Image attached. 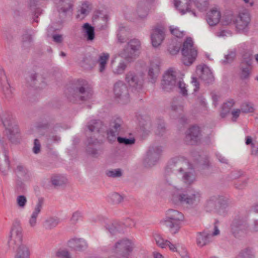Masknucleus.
Here are the masks:
<instances>
[{
    "instance_id": "f257e3e1",
    "label": "nucleus",
    "mask_w": 258,
    "mask_h": 258,
    "mask_svg": "<svg viewBox=\"0 0 258 258\" xmlns=\"http://www.w3.org/2000/svg\"><path fill=\"white\" fill-rule=\"evenodd\" d=\"M201 199L200 191L193 188H188L175 191L172 195L171 201L176 205L194 208L200 203Z\"/></svg>"
},
{
    "instance_id": "f03ea898",
    "label": "nucleus",
    "mask_w": 258,
    "mask_h": 258,
    "mask_svg": "<svg viewBox=\"0 0 258 258\" xmlns=\"http://www.w3.org/2000/svg\"><path fill=\"white\" fill-rule=\"evenodd\" d=\"M22 228L20 222L16 221L13 225L8 241L10 248L14 249L17 248L15 258H29V249L25 245L22 244Z\"/></svg>"
},
{
    "instance_id": "7ed1b4c3",
    "label": "nucleus",
    "mask_w": 258,
    "mask_h": 258,
    "mask_svg": "<svg viewBox=\"0 0 258 258\" xmlns=\"http://www.w3.org/2000/svg\"><path fill=\"white\" fill-rule=\"evenodd\" d=\"M66 96L70 102L77 103L85 101L92 96V93L87 82L83 80H79L75 84L67 88Z\"/></svg>"
},
{
    "instance_id": "20e7f679",
    "label": "nucleus",
    "mask_w": 258,
    "mask_h": 258,
    "mask_svg": "<svg viewBox=\"0 0 258 258\" xmlns=\"http://www.w3.org/2000/svg\"><path fill=\"white\" fill-rule=\"evenodd\" d=\"M249 212L246 210H241L234 216L230 225L231 232L236 238L245 236L248 230L249 224L248 219Z\"/></svg>"
},
{
    "instance_id": "39448f33",
    "label": "nucleus",
    "mask_w": 258,
    "mask_h": 258,
    "mask_svg": "<svg viewBox=\"0 0 258 258\" xmlns=\"http://www.w3.org/2000/svg\"><path fill=\"white\" fill-rule=\"evenodd\" d=\"M183 220L184 215L181 212L177 210L170 209L166 211L163 222L168 228L170 232L175 234L181 228V222Z\"/></svg>"
},
{
    "instance_id": "423d86ee",
    "label": "nucleus",
    "mask_w": 258,
    "mask_h": 258,
    "mask_svg": "<svg viewBox=\"0 0 258 258\" xmlns=\"http://www.w3.org/2000/svg\"><path fill=\"white\" fill-rule=\"evenodd\" d=\"M134 247L133 241L125 238L118 240L112 247V250L117 258H128Z\"/></svg>"
},
{
    "instance_id": "0eeeda50",
    "label": "nucleus",
    "mask_w": 258,
    "mask_h": 258,
    "mask_svg": "<svg viewBox=\"0 0 258 258\" xmlns=\"http://www.w3.org/2000/svg\"><path fill=\"white\" fill-rule=\"evenodd\" d=\"M181 52L183 55L182 62L185 65L189 66L195 60L198 52L190 37L187 38L184 41Z\"/></svg>"
},
{
    "instance_id": "6e6552de",
    "label": "nucleus",
    "mask_w": 258,
    "mask_h": 258,
    "mask_svg": "<svg viewBox=\"0 0 258 258\" xmlns=\"http://www.w3.org/2000/svg\"><path fill=\"white\" fill-rule=\"evenodd\" d=\"M162 149L160 146H151L147 152L144 159V164L146 167H151L154 165L159 160Z\"/></svg>"
},
{
    "instance_id": "1a4fd4ad",
    "label": "nucleus",
    "mask_w": 258,
    "mask_h": 258,
    "mask_svg": "<svg viewBox=\"0 0 258 258\" xmlns=\"http://www.w3.org/2000/svg\"><path fill=\"white\" fill-rule=\"evenodd\" d=\"M114 93L116 98L122 103H126L130 101L128 91L126 85L121 81L117 82L114 85Z\"/></svg>"
},
{
    "instance_id": "9d476101",
    "label": "nucleus",
    "mask_w": 258,
    "mask_h": 258,
    "mask_svg": "<svg viewBox=\"0 0 258 258\" xmlns=\"http://www.w3.org/2000/svg\"><path fill=\"white\" fill-rule=\"evenodd\" d=\"M123 121L120 117L113 118L109 124V128L107 131V139L110 142L115 141L116 136L121 130Z\"/></svg>"
},
{
    "instance_id": "9b49d317",
    "label": "nucleus",
    "mask_w": 258,
    "mask_h": 258,
    "mask_svg": "<svg viewBox=\"0 0 258 258\" xmlns=\"http://www.w3.org/2000/svg\"><path fill=\"white\" fill-rule=\"evenodd\" d=\"M175 72L172 69H169L164 75L161 83L162 89L166 92L171 91L176 86Z\"/></svg>"
},
{
    "instance_id": "f8f14e48",
    "label": "nucleus",
    "mask_w": 258,
    "mask_h": 258,
    "mask_svg": "<svg viewBox=\"0 0 258 258\" xmlns=\"http://www.w3.org/2000/svg\"><path fill=\"white\" fill-rule=\"evenodd\" d=\"M125 81L131 87L138 90L142 88L144 80L141 75L130 71L125 75Z\"/></svg>"
},
{
    "instance_id": "ddd939ff",
    "label": "nucleus",
    "mask_w": 258,
    "mask_h": 258,
    "mask_svg": "<svg viewBox=\"0 0 258 258\" xmlns=\"http://www.w3.org/2000/svg\"><path fill=\"white\" fill-rule=\"evenodd\" d=\"M60 17L64 18L73 11V3L72 0H53Z\"/></svg>"
},
{
    "instance_id": "4468645a",
    "label": "nucleus",
    "mask_w": 258,
    "mask_h": 258,
    "mask_svg": "<svg viewBox=\"0 0 258 258\" xmlns=\"http://www.w3.org/2000/svg\"><path fill=\"white\" fill-rule=\"evenodd\" d=\"M201 139L200 128L198 126H192L186 131L185 142L187 144L194 145L198 143Z\"/></svg>"
},
{
    "instance_id": "2eb2a0df",
    "label": "nucleus",
    "mask_w": 258,
    "mask_h": 258,
    "mask_svg": "<svg viewBox=\"0 0 258 258\" xmlns=\"http://www.w3.org/2000/svg\"><path fill=\"white\" fill-rule=\"evenodd\" d=\"M186 165V162L179 159H173L167 165L165 173L166 175H169L170 172H173L174 174L178 173L181 174L184 170V166Z\"/></svg>"
},
{
    "instance_id": "dca6fc26",
    "label": "nucleus",
    "mask_w": 258,
    "mask_h": 258,
    "mask_svg": "<svg viewBox=\"0 0 258 258\" xmlns=\"http://www.w3.org/2000/svg\"><path fill=\"white\" fill-rule=\"evenodd\" d=\"M88 145L86 148V151L88 155L93 158H98L102 153V150L97 149L94 147V146L99 145L101 142L96 138L92 137L87 139Z\"/></svg>"
},
{
    "instance_id": "f3484780",
    "label": "nucleus",
    "mask_w": 258,
    "mask_h": 258,
    "mask_svg": "<svg viewBox=\"0 0 258 258\" xmlns=\"http://www.w3.org/2000/svg\"><path fill=\"white\" fill-rule=\"evenodd\" d=\"M250 18L247 13H240L238 19L235 22V26L239 32H246L248 31V25Z\"/></svg>"
},
{
    "instance_id": "a211bd4d",
    "label": "nucleus",
    "mask_w": 258,
    "mask_h": 258,
    "mask_svg": "<svg viewBox=\"0 0 258 258\" xmlns=\"http://www.w3.org/2000/svg\"><path fill=\"white\" fill-rule=\"evenodd\" d=\"M165 29L162 26H157L153 30L151 34V40L154 47L160 45L164 39Z\"/></svg>"
},
{
    "instance_id": "6ab92c4d",
    "label": "nucleus",
    "mask_w": 258,
    "mask_h": 258,
    "mask_svg": "<svg viewBox=\"0 0 258 258\" xmlns=\"http://www.w3.org/2000/svg\"><path fill=\"white\" fill-rule=\"evenodd\" d=\"M197 72L200 78L207 83H211L214 80V77L210 68L206 65L197 68Z\"/></svg>"
},
{
    "instance_id": "aec40b11",
    "label": "nucleus",
    "mask_w": 258,
    "mask_h": 258,
    "mask_svg": "<svg viewBox=\"0 0 258 258\" xmlns=\"http://www.w3.org/2000/svg\"><path fill=\"white\" fill-rule=\"evenodd\" d=\"M139 54L135 50L126 45L124 48L120 51L119 55L130 62L133 61L139 56Z\"/></svg>"
},
{
    "instance_id": "412c9836",
    "label": "nucleus",
    "mask_w": 258,
    "mask_h": 258,
    "mask_svg": "<svg viewBox=\"0 0 258 258\" xmlns=\"http://www.w3.org/2000/svg\"><path fill=\"white\" fill-rule=\"evenodd\" d=\"M220 18V11L217 8H214L207 14V21L210 26H214L219 22Z\"/></svg>"
},
{
    "instance_id": "4be33fe9",
    "label": "nucleus",
    "mask_w": 258,
    "mask_h": 258,
    "mask_svg": "<svg viewBox=\"0 0 258 258\" xmlns=\"http://www.w3.org/2000/svg\"><path fill=\"white\" fill-rule=\"evenodd\" d=\"M69 245L76 250L81 251L87 248V242L82 238H73L69 241Z\"/></svg>"
},
{
    "instance_id": "5701e85b",
    "label": "nucleus",
    "mask_w": 258,
    "mask_h": 258,
    "mask_svg": "<svg viewBox=\"0 0 258 258\" xmlns=\"http://www.w3.org/2000/svg\"><path fill=\"white\" fill-rule=\"evenodd\" d=\"M87 127L90 132L99 133L104 131V124L100 120L93 119L90 120L87 124Z\"/></svg>"
},
{
    "instance_id": "b1692460",
    "label": "nucleus",
    "mask_w": 258,
    "mask_h": 258,
    "mask_svg": "<svg viewBox=\"0 0 258 258\" xmlns=\"http://www.w3.org/2000/svg\"><path fill=\"white\" fill-rule=\"evenodd\" d=\"M180 179L183 184L185 186L192 184L196 181V176L192 171H183L179 174Z\"/></svg>"
},
{
    "instance_id": "393cba45",
    "label": "nucleus",
    "mask_w": 258,
    "mask_h": 258,
    "mask_svg": "<svg viewBox=\"0 0 258 258\" xmlns=\"http://www.w3.org/2000/svg\"><path fill=\"white\" fill-rule=\"evenodd\" d=\"M211 235L206 231L199 232L196 237V243L200 247L208 245L210 242V238Z\"/></svg>"
},
{
    "instance_id": "a878e982",
    "label": "nucleus",
    "mask_w": 258,
    "mask_h": 258,
    "mask_svg": "<svg viewBox=\"0 0 258 258\" xmlns=\"http://www.w3.org/2000/svg\"><path fill=\"white\" fill-rule=\"evenodd\" d=\"M31 81L38 88H42L46 85L44 73H34L30 76Z\"/></svg>"
},
{
    "instance_id": "bb28decb",
    "label": "nucleus",
    "mask_w": 258,
    "mask_h": 258,
    "mask_svg": "<svg viewBox=\"0 0 258 258\" xmlns=\"http://www.w3.org/2000/svg\"><path fill=\"white\" fill-rule=\"evenodd\" d=\"M160 68L157 64L152 63L149 68L148 78L150 82L154 83L159 74Z\"/></svg>"
},
{
    "instance_id": "cd10ccee",
    "label": "nucleus",
    "mask_w": 258,
    "mask_h": 258,
    "mask_svg": "<svg viewBox=\"0 0 258 258\" xmlns=\"http://www.w3.org/2000/svg\"><path fill=\"white\" fill-rule=\"evenodd\" d=\"M82 32L88 41H92L95 38L94 28L88 23H85L82 27Z\"/></svg>"
},
{
    "instance_id": "c85d7f7f",
    "label": "nucleus",
    "mask_w": 258,
    "mask_h": 258,
    "mask_svg": "<svg viewBox=\"0 0 258 258\" xmlns=\"http://www.w3.org/2000/svg\"><path fill=\"white\" fill-rule=\"evenodd\" d=\"M185 4L182 5L180 7L182 2L178 0H174V6L176 8L178 9L182 15L184 14L187 12H191L192 14L196 16V13L190 10V2L191 0H185Z\"/></svg>"
},
{
    "instance_id": "c756f323",
    "label": "nucleus",
    "mask_w": 258,
    "mask_h": 258,
    "mask_svg": "<svg viewBox=\"0 0 258 258\" xmlns=\"http://www.w3.org/2000/svg\"><path fill=\"white\" fill-rule=\"evenodd\" d=\"M91 10V8L88 2L83 3L77 11V18L80 20L83 19L89 14Z\"/></svg>"
},
{
    "instance_id": "7c9ffc66",
    "label": "nucleus",
    "mask_w": 258,
    "mask_h": 258,
    "mask_svg": "<svg viewBox=\"0 0 258 258\" xmlns=\"http://www.w3.org/2000/svg\"><path fill=\"white\" fill-rule=\"evenodd\" d=\"M170 109L172 112V115L174 116V113L178 114L179 113L183 112L184 106L178 98H174L171 102Z\"/></svg>"
},
{
    "instance_id": "2f4dec72",
    "label": "nucleus",
    "mask_w": 258,
    "mask_h": 258,
    "mask_svg": "<svg viewBox=\"0 0 258 258\" xmlns=\"http://www.w3.org/2000/svg\"><path fill=\"white\" fill-rule=\"evenodd\" d=\"M109 58V54L108 53H102L99 55L97 62L99 65L100 73H103L105 71Z\"/></svg>"
},
{
    "instance_id": "473e14b6",
    "label": "nucleus",
    "mask_w": 258,
    "mask_h": 258,
    "mask_svg": "<svg viewBox=\"0 0 258 258\" xmlns=\"http://www.w3.org/2000/svg\"><path fill=\"white\" fill-rule=\"evenodd\" d=\"M123 228V226L117 222L112 223L106 226V229L113 235L122 232Z\"/></svg>"
},
{
    "instance_id": "72a5a7b5",
    "label": "nucleus",
    "mask_w": 258,
    "mask_h": 258,
    "mask_svg": "<svg viewBox=\"0 0 258 258\" xmlns=\"http://www.w3.org/2000/svg\"><path fill=\"white\" fill-rule=\"evenodd\" d=\"M229 207V202L228 199H226L222 197L219 202L217 210L220 214H225Z\"/></svg>"
},
{
    "instance_id": "f704fd0d",
    "label": "nucleus",
    "mask_w": 258,
    "mask_h": 258,
    "mask_svg": "<svg viewBox=\"0 0 258 258\" xmlns=\"http://www.w3.org/2000/svg\"><path fill=\"white\" fill-rule=\"evenodd\" d=\"M17 176L23 180H28L30 175L28 170L22 165H18L16 170Z\"/></svg>"
},
{
    "instance_id": "c9c22d12",
    "label": "nucleus",
    "mask_w": 258,
    "mask_h": 258,
    "mask_svg": "<svg viewBox=\"0 0 258 258\" xmlns=\"http://www.w3.org/2000/svg\"><path fill=\"white\" fill-rule=\"evenodd\" d=\"M67 181V179L64 176L60 175H54L51 178V182L54 187L66 184Z\"/></svg>"
},
{
    "instance_id": "e433bc0d",
    "label": "nucleus",
    "mask_w": 258,
    "mask_h": 258,
    "mask_svg": "<svg viewBox=\"0 0 258 258\" xmlns=\"http://www.w3.org/2000/svg\"><path fill=\"white\" fill-rule=\"evenodd\" d=\"M59 222V219L55 217L47 218L44 222L43 227L46 229H52L56 227Z\"/></svg>"
},
{
    "instance_id": "4c0bfd02",
    "label": "nucleus",
    "mask_w": 258,
    "mask_h": 258,
    "mask_svg": "<svg viewBox=\"0 0 258 258\" xmlns=\"http://www.w3.org/2000/svg\"><path fill=\"white\" fill-rule=\"evenodd\" d=\"M245 144L251 146V154L258 156V142L253 141L251 137L247 136L245 138Z\"/></svg>"
},
{
    "instance_id": "58836bf2",
    "label": "nucleus",
    "mask_w": 258,
    "mask_h": 258,
    "mask_svg": "<svg viewBox=\"0 0 258 258\" xmlns=\"http://www.w3.org/2000/svg\"><path fill=\"white\" fill-rule=\"evenodd\" d=\"M252 69V66L246 65H239V76L242 80L248 79L250 75V71Z\"/></svg>"
},
{
    "instance_id": "ea45409f",
    "label": "nucleus",
    "mask_w": 258,
    "mask_h": 258,
    "mask_svg": "<svg viewBox=\"0 0 258 258\" xmlns=\"http://www.w3.org/2000/svg\"><path fill=\"white\" fill-rule=\"evenodd\" d=\"M44 203V199L42 197L39 198L31 216L38 218L39 214L42 210Z\"/></svg>"
},
{
    "instance_id": "a19ab883",
    "label": "nucleus",
    "mask_w": 258,
    "mask_h": 258,
    "mask_svg": "<svg viewBox=\"0 0 258 258\" xmlns=\"http://www.w3.org/2000/svg\"><path fill=\"white\" fill-rule=\"evenodd\" d=\"M252 62V53L249 51H244L242 55L240 64L251 66Z\"/></svg>"
},
{
    "instance_id": "79ce46f5",
    "label": "nucleus",
    "mask_w": 258,
    "mask_h": 258,
    "mask_svg": "<svg viewBox=\"0 0 258 258\" xmlns=\"http://www.w3.org/2000/svg\"><path fill=\"white\" fill-rule=\"evenodd\" d=\"M235 104L234 100L230 99L223 105L222 111L221 112V116L225 117L227 114L229 112L230 109Z\"/></svg>"
},
{
    "instance_id": "37998d69",
    "label": "nucleus",
    "mask_w": 258,
    "mask_h": 258,
    "mask_svg": "<svg viewBox=\"0 0 258 258\" xmlns=\"http://www.w3.org/2000/svg\"><path fill=\"white\" fill-rule=\"evenodd\" d=\"M126 45L131 48V49L135 50L139 54V51L141 48V43L139 39L136 38L131 39L127 42Z\"/></svg>"
},
{
    "instance_id": "c03bdc74",
    "label": "nucleus",
    "mask_w": 258,
    "mask_h": 258,
    "mask_svg": "<svg viewBox=\"0 0 258 258\" xmlns=\"http://www.w3.org/2000/svg\"><path fill=\"white\" fill-rule=\"evenodd\" d=\"M46 139L48 143L52 144L58 143L60 141L61 138L53 130L46 135Z\"/></svg>"
},
{
    "instance_id": "a18cd8bd",
    "label": "nucleus",
    "mask_w": 258,
    "mask_h": 258,
    "mask_svg": "<svg viewBox=\"0 0 258 258\" xmlns=\"http://www.w3.org/2000/svg\"><path fill=\"white\" fill-rule=\"evenodd\" d=\"M127 68V64L123 60H121L118 65L112 68V71L114 74L121 75L122 74Z\"/></svg>"
},
{
    "instance_id": "49530a36",
    "label": "nucleus",
    "mask_w": 258,
    "mask_h": 258,
    "mask_svg": "<svg viewBox=\"0 0 258 258\" xmlns=\"http://www.w3.org/2000/svg\"><path fill=\"white\" fill-rule=\"evenodd\" d=\"M1 88L6 99L9 100L13 98L14 94L10 84H8V86H4Z\"/></svg>"
},
{
    "instance_id": "de8ad7c7",
    "label": "nucleus",
    "mask_w": 258,
    "mask_h": 258,
    "mask_svg": "<svg viewBox=\"0 0 258 258\" xmlns=\"http://www.w3.org/2000/svg\"><path fill=\"white\" fill-rule=\"evenodd\" d=\"M154 239L156 242L157 245L162 248H165L166 247V241L168 240L164 239L161 235L158 233H155L153 235Z\"/></svg>"
},
{
    "instance_id": "09e8293b",
    "label": "nucleus",
    "mask_w": 258,
    "mask_h": 258,
    "mask_svg": "<svg viewBox=\"0 0 258 258\" xmlns=\"http://www.w3.org/2000/svg\"><path fill=\"white\" fill-rule=\"evenodd\" d=\"M241 112L243 113H251L254 111L253 104L249 102H244L240 106Z\"/></svg>"
},
{
    "instance_id": "8fccbe9b",
    "label": "nucleus",
    "mask_w": 258,
    "mask_h": 258,
    "mask_svg": "<svg viewBox=\"0 0 258 258\" xmlns=\"http://www.w3.org/2000/svg\"><path fill=\"white\" fill-rule=\"evenodd\" d=\"M110 202L115 205L121 203L123 200V197L117 192L111 194L109 196Z\"/></svg>"
},
{
    "instance_id": "3c124183",
    "label": "nucleus",
    "mask_w": 258,
    "mask_h": 258,
    "mask_svg": "<svg viewBox=\"0 0 258 258\" xmlns=\"http://www.w3.org/2000/svg\"><path fill=\"white\" fill-rule=\"evenodd\" d=\"M106 175L109 177L117 178L122 176V171L120 169L107 170L105 172Z\"/></svg>"
},
{
    "instance_id": "603ef678",
    "label": "nucleus",
    "mask_w": 258,
    "mask_h": 258,
    "mask_svg": "<svg viewBox=\"0 0 258 258\" xmlns=\"http://www.w3.org/2000/svg\"><path fill=\"white\" fill-rule=\"evenodd\" d=\"M236 258H254V255L251 249L246 248L241 250Z\"/></svg>"
},
{
    "instance_id": "864d4df0",
    "label": "nucleus",
    "mask_w": 258,
    "mask_h": 258,
    "mask_svg": "<svg viewBox=\"0 0 258 258\" xmlns=\"http://www.w3.org/2000/svg\"><path fill=\"white\" fill-rule=\"evenodd\" d=\"M116 139H117V141L120 144H123L126 146H131L135 144V138H126L120 137H118Z\"/></svg>"
},
{
    "instance_id": "5fc2aeb1",
    "label": "nucleus",
    "mask_w": 258,
    "mask_h": 258,
    "mask_svg": "<svg viewBox=\"0 0 258 258\" xmlns=\"http://www.w3.org/2000/svg\"><path fill=\"white\" fill-rule=\"evenodd\" d=\"M9 84L4 70L0 65V87L2 88L4 86H8Z\"/></svg>"
},
{
    "instance_id": "6e6d98bb",
    "label": "nucleus",
    "mask_w": 258,
    "mask_h": 258,
    "mask_svg": "<svg viewBox=\"0 0 258 258\" xmlns=\"http://www.w3.org/2000/svg\"><path fill=\"white\" fill-rule=\"evenodd\" d=\"M222 197L214 196L211 197L207 202V206L210 207H215L217 208L220 199Z\"/></svg>"
},
{
    "instance_id": "4d7b16f0",
    "label": "nucleus",
    "mask_w": 258,
    "mask_h": 258,
    "mask_svg": "<svg viewBox=\"0 0 258 258\" xmlns=\"http://www.w3.org/2000/svg\"><path fill=\"white\" fill-rule=\"evenodd\" d=\"M137 13L139 18H144L148 15V10L144 6L139 5L137 7Z\"/></svg>"
},
{
    "instance_id": "13d9d810",
    "label": "nucleus",
    "mask_w": 258,
    "mask_h": 258,
    "mask_svg": "<svg viewBox=\"0 0 258 258\" xmlns=\"http://www.w3.org/2000/svg\"><path fill=\"white\" fill-rule=\"evenodd\" d=\"M27 200L26 197L23 195H20L17 197L16 203L18 207L23 209L26 205Z\"/></svg>"
},
{
    "instance_id": "bf43d9fd",
    "label": "nucleus",
    "mask_w": 258,
    "mask_h": 258,
    "mask_svg": "<svg viewBox=\"0 0 258 258\" xmlns=\"http://www.w3.org/2000/svg\"><path fill=\"white\" fill-rule=\"evenodd\" d=\"M235 17L231 14L224 16L222 19V24L224 25H228L234 23Z\"/></svg>"
},
{
    "instance_id": "052dcab7",
    "label": "nucleus",
    "mask_w": 258,
    "mask_h": 258,
    "mask_svg": "<svg viewBox=\"0 0 258 258\" xmlns=\"http://www.w3.org/2000/svg\"><path fill=\"white\" fill-rule=\"evenodd\" d=\"M166 131L165 123L163 120H160L157 126L156 134L162 136Z\"/></svg>"
},
{
    "instance_id": "680f3d73",
    "label": "nucleus",
    "mask_w": 258,
    "mask_h": 258,
    "mask_svg": "<svg viewBox=\"0 0 258 258\" xmlns=\"http://www.w3.org/2000/svg\"><path fill=\"white\" fill-rule=\"evenodd\" d=\"M236 56V53L234 51L229 52L228 54L225 55V59L223 60V62L224 64H227L232 62L235 59Z\"/></svg>"
},
{
    "instance_id": "e2e57ef3",
    "label": "nucleus",
    "mask_w": 258,
    "mask_h": 258,
    "mask_svg": "<svg viewBox=\"0 0 258 258\" xmlns=\"http://www.w3.org/2000/svg\"><path fill=\"white\" fill-rule=\"evenodd\" d=\"M56 255L59 258H72L70 253L66 250H59L57 251Z\"/></svg>"
},
{
    "instance_id": "0e129e2a",
    "label": "nucleus",
    "mask_w": 258,
    "mask_h": 258,
    "mask_svg": "<svg viewBox=\"0 0 258 258\" xmlns=\"http://www.w3.org/2000/svg\"><path fill=\"white\" fill-rule=\"evenodd\" d=\"M178 88L180 89V92L183 96L187 95V91L186 89V85L184 83L179 81L177 83Z\"/></svg>"
},
{
    "instance_id": "69168bd1",
    "label": "nucleus",
    "mask_w": 258,
    "mask_h": 258,
    "mask_svg": "<svg viewBox=\"0 0 258 258\" xmlns=\"http://www.w3.org/2000/svg\"><path fill=\"white\" fill-rule=\"evenodd\" d=\"M170 32L172 34L178 38H181L184 35V31L179 30L178 28H172L170 27Z\"/></svg>"
},
{
    "instance_id": "338daca9",
    "label": "nucleus",
    "mask_w": 258,
    "mask_h": 258,
    "mask_svg": "<svg viewBox=\"0 0 258 258\" xmlns=\"http://www.w3.org/2000/svg\"><path fill=\"white\" fill-rule=\"evenodd\" d=\"M82 215L81 213L79 211H76L74 212L72 216V218L71 219V221L72 224H75L78 222V221L80 220V219L81 218Z\"/></svg>"
},
{
    "instance_id": "774afa93",
    "label": "nucleus",
    "mask_w": 258,
    "mask_h": 258,
    "mask_svg": "<svg viewBox=\"0 0 258 258\" xmlns=\"http://www.w3.org/2000/svg\"><path fill=\"white\" fill-rule=\"evenodd\" d=\"M134 13L130 9H126L124 12V16L126 19L132 21L134 20Z\"/></svg>"
}]
</instances>
